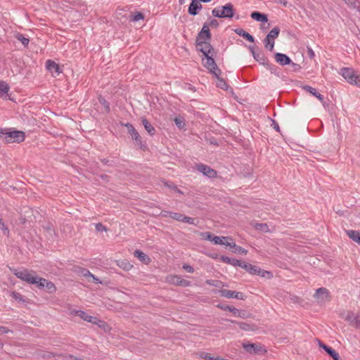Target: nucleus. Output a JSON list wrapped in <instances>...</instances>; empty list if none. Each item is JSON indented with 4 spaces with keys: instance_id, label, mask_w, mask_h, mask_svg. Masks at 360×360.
<instances>
[{
    "instance_id": "8fccbe9b",
    "label": "nucleus",
    "mask_w": 360,
    "mask_h": 360,
    "mask_svg": "<svg viewBox=\"0 0 360 360\" xmlns=\"http://www.w3.org/2000/svg\"><path fill=\"white\" fill-rule=\"evenodd\" d=\"M184 214L176 212H172L171 214V218L178 221H182L183 220Z\"/></svg>"
},
{
    "instance_id": "2eb2a0df",
    "label": "nucleus",
    "mask_w": 360,
    "mask_h": 360,
    "mask_svg": "<svg viewBox=\"0 0 360 360\" xmlns=\"http://www.w3.org/2000/svg\"><path fill=\"white\" fill-rule=\"evenodd\" d=\"M197 169L200 172L209 178H214L217 176V172L207 165L200 164L197 165Z\"/></svg>"
},
{
    "instance_id": "de8ad7c7",
    "label": "nucleus",
    "mask_w": 360,
    "mask_h": 360,
    "mask_svg": "<svg viewBox=\"0 0 360 360\" xmlns=\"http://www.w3.org/2000/svg\"><path fill=\"white\" fill-rule=\"evenodd\" d=\"M176 283L178 285L186 287V286H188L190 285V281H188L187 280L182 279L180 277H176Z\"/></svg>"
},
{
    "instance_id": "3c124183",
    "label": "nucleus",
    "mask_w": 360,
    "mask_h": 360,
    "mask_svg": "<svg viewBox=\"0 0 360 360\" xmlns=\"http://www.w3.org/2000/svg\"><path fill=\"white\" fill-rule=\"evenodd\" d=\"M11 295H12L13 298H14L15 300H18L20 302H25V300L22 298V295H20L19 292L13 291L11 293Z\"/></svg>"
},
{
    "instance_id": "6e6552de",
    "label": "nucleus",
    "mask_w": 360,
    "mask_h": 360,
    "mask_svg": "<svg viewBox=\"0 0 360 360\" xmlns=\"http://www.w3.org/2000/svg\"><path fill=\"white\" fill-rule=\"evenodd\" d=\"M122 125L127 128L128 133L131 136L132 139L136 141V144L139 145L141 149L144 150L146 146L143 143L141 136L139 135V132L136 130L134 126L129 122L126 124H122Z\"/></svg>"
},
{
    "instance_id": "c756f323",
    "label": "nucleus",
    "mask_w": 360,
    "mask_h": 360,
    "mask_svg": "<svg viewBox=\"0 0 360 360\" xmlns=\"http://www.w3.org/2000/svg\"><path fill=\"white\" fill-rule=\"evenodd\" d=\"M142 124L145 128V129L147 131V132L150 135L153 136L155 134V129L154 127L148 121L146 118L142 119Z\"/></svg>"
},
{
    "instance_id": "6e6d98bb",
    "label": "nucleus",
    "mask_w": 360,
    "mask_h": 360,
    "mask_svg": "<svg viewBox=\"0 0 360 360\" xmlns=\"http://www.w3.org/2000/svg\"><path fill=\"white\" fill-rule=\"evenodd\" d=\"M202 236L204 239L212 241V238L214 236H213L210 232H204L201 233Z\"/></svg>"
},
{
    "instance_id": "f704fd0d",
    "label": "nucleus",
    "mask_w": 360,
    "mask_h": 360,
    "mask_svg": "<svg viewBox=\"0 0 360 360\" xmlns=\"http://www.w3.org/2000/svg\"><path fill=\"white\" fill-rule=\"evenodd\" d=\"M224 240H232V238L229 236H214L212 241L215 245H221Z\"/></svg>"
},
{
    "instance_id": "20e7f679",
    "label": "nucleus",
    "mask_w": 360,
    "mask_h": 360,
    "mask_svg": "<svg viewBox=\"0 0 360 360\" xmlns=\"http://www.w3.org/2000/svg\"><path fill=\"white\" fill-rule=\"evenodd\" d=\"M280 32L278 27H274L266 35L264 40V46L266 49L272 51L274 47V40L278 37Z\"/></svg>"
},
{
    "instance_id": "39448f33",
    "label": "nucleus",
    "mask_w": 360,
    "mask_h": 360,
    "mask_svg": "<svg viewBox=\"0 0 360 360\" xmlns=\"http://www.w3.org/2000/svg\"><path fill=\"white\" fill-rule=\"evenodd\" d=\"M341 74L342 77L350 84H354L360 86V79L354 74L352 69L344 68L341 69Z\"/></svg>"
},
{
    "instance_id": "1a4fd4ad",
    "label": "nucleus",
    "mask_w": 360,
    "mask_h": 360,
    "mask_svg": "<svg viewBox=\"0 0 360 360\" xmlns=\"http://www.w3.org/2000/svg\"><path fill=\"white\" fill-rule=\"evenodd\" d=\"M37 287L40 290H45L49 293H53L56 291V288L53 282L41 277L39 278Z\"/></svg>"
},
{
    "instance_id": "4d7b16f0",
    "label": "nucleus",
    "mask_w": 360,
    "mask_h": 360,
    "mask_svg": "<svg viewBox=\"0 0 360 360\" xmlns=\"http://www.w3.org/2000/svg\"><path fill=\"white\" fill-rule=\"evenodd\" d=\"M96 229L98 232L107 231L106 227L104 225H103L101 223H98L96 224Z\"/></svg>"
},
{
    "instance_id": "c9c22d12",
    "label": "nucleus",
    "mask_w": 360,
    "mask_h": 360,
    "mask_svg": "<svg viewBox=\"0 0 360 360\" xmlns=\"http://www.w3.org/2000/svg\"><path fill=\"white\" fill-rule=\"evenodd\" d=\"M98 99L99 103L102 105H103L104 109H105V112L109 113L110 111V103L106 101V99L103 96H102L101 95L98 96Z\"/></svg>"
},
{
    "instance_id": "09e8293b",
    "label": "nucleus",
    "mask_w": 360,
    "mask_h": 360,
    "mask_svg": "<svg viewBox=\"0 0 360 360\" xmlns=\"http://www.w3.org/2000/svg\"><path fill=\"white\" fill-rule=\"evenodd\" d=\"M0 229L3 231L4 235L7 236L9 235V230L1 218H0Z\"/></svg>"
},
{
    "instance_id": "9d476101",
    "label": "nucleus",
    "mask_w": 360,
    "mask_h": 360,
    "mask_svg": "<svg viewBox=\"0 0 360 360\" xmlns=\"http://www.w3.org/2000/svg\"><path fill=\"white\" fill-rule=\"evenodd\" d=\"M196 49L198 51L202 52L204 56H208L214 52V48L210 44V41L207 40L196 41Z\"/></svg>"
},
{
    "instance_id": "49530a36",
    "label": "nucleus",
    "mask_w": 360,
    "mask_h": 360,
    "mask_svg": "<svg viewBox=\"0 0 360 360\" xmlns=\"http://www.w3.org/2000/svg\"><path fill=\"white\" fill-rule=\"evenodd\" d=\"M43 228L44 230L46 231V232L50 235L52 236L55 233V231L53 229V225L51 223H47L46 225H43Z\"/></svg>"
},
{
    "instance_id": "c85d7f7f",
    "label": "nucleus",
    "mask_w": 360,
    "mask_h": 360,
    "mask_svg": "<svg viewBox=\"0 0 360 360\" xmlns=\"http://www.w3.org/2000/svg\"><path fill=\"white\" fill-rule=\"evenodd\" d=\"M234 32L238 34L239 36L243 37L244 39L248 40L250 42H254L255 39L254 37L250 34L248 32L243 30L242 28H237L234 30Z\"/></svg>"
},
{
    "instance_id": "5fc2aeb1",
    "label": "nucleus",
    "mask_w": 360,
    "mask_h": 360,
    "mask_svg": "<svg viewBox=\"0 0 360 360\" xmlns=\"http://www.w3.org/2000/svg\"><path fill=\"white\" fill-rule=\"evenodd\" d=\"M233 252L235 253H238V254H241V255H246L248 252V251L246 250H245L243 248L238 246V245H236Z\"/></svg>"
},
{
    "instance_id": "6ab92c4d",
    "label": "nucleus",
    "mask_w": 360,
    "mask_h": 360,
    "mask_svg": "<svg viewBox=\"0 0 360 360\" xmlns=\"http://www.w3.org/2000/svg\"><path fill=\"white\" fill-rule=\"evenodd\" d=\"M46 68L54 76L58 75L61 72L59 65L51 60L46 61Z\"/></svg>"
},
{
    "instance_id": "052dcab7",
    "label": "nucleus",
    "mask_w": 360,
    "mask_h": 360,
    "mask_svg": "<svg viewBox=\"0 0 360 360\" xmlns=\"http://www.w3.org/2000/svg\"><path fill=\"white\" fill-rule=\"evenodd\" d=\"M90 281H92L93 283L96 284L101 283V281L98 278L95 276L94 274H91V276L89 277Z\"/></svg>"
},
{
    "instance_id": "2f4dec72",
    "label": "nucleus",
    "mask_w": 360,
    "mask_h": 360,
    "mask_svg": "<svg viewBox=\"0 0 360 360\" xmlns=\"http://www.w3.org/2000/svg\"><path fill=\"white\" fill-rule=\"evenodd\" d=\"M220 75L221 74H217V75H214L217 79L216 85L217 87L221 88V89L226 90L229 87V85L222 77H220Z\"/></svg>"
},
{
    "instance_id": "774afa93",
    "label": "nucleus",
    "mask_w": 360,
    "mask_h": 360,
    "mask_svg": "<svg viewBox=\"0 0 360 360\" xmlns=\"http://www.w3.org/2000/svg\"><path fill=\"white\" fill-rule=\"evenodd\" d=\"M171 214H172V212L166 211V210H162L160 212V215L162 217H171Z\"/></svg>"
},
{
    "instance_id": "13d9d810",
    "label": "nucleus",
    "mask_w": 360,
    "mask_h": 360,
    "mask_svg": "<svg viewBox=\"0 0 360 360\" xmlns=\"http://www.w3.org/2000/svg\"><path fill=\"white\" fill-rule=\"evenodd\" d=\"M221 281H214V280H207L206 281V283H207L208 285H212V286H216V287H218L219 286V283H221Z\"/></svg>"
},
{
    "instance_id": "412c9836",
    "label": "nucleus",
    "mask_w": 360,
    "mask_h": 360,
    "mask_svg": "<svg viewBox=\"0 0 360 360\" xmlns=\"http://www.w3.org/2000/svg\"><path fill=\"white\" fill-rule=\"evenodd\" d=\"M341 316L346 321L349 322L351 326L355 327L359 315H355L353 311H349L345 315L341 314Z\"/></svg>"
},
{
    "instance_id": "a878e982",
    "label": "nucleus",
    "mask_w": 360,
    "mask_h": 360,
    "mask_svg": "<svg viewBox=\"0 0 360 360\" xmlns=\"http://www.w3.org/2000/svg\"><path fill=\"white\" fill-rule=\"evenodd\" d=\"M241 265L242 266H240V267L244 269L245 270H246L250 274H252V275L257 274L258 266L252 265V264L247 263V262H245L243 261H242Z\"/></svg>"
},
{
    "instance_id": "b1692460",
    "label": "nucleus",
    "mask_w": 360,
    "mask_h": 360,
    "mask_svg": "<svg viewBox=\"0 0 360 360\" xmlns=\"http://www.w3.org/2000/svg\"><path fill=\"white\" fill-rule=\"evenodd\" d=\"M346 233L350 239L360 245V231L347 230Z\"/></svg>"
},
{
    "instance_id": "393cba45",
    "label": "nucleus",
    "mask_w": 360,
    "mask_h": 360,
    "mask_svg": "<svg viewBox=\"0 0 360 360\" xmlns=\"http://www.w3.org/2000/svg\"><path fill=\"white\" fill-rule=\"evenodd\" d=\"M250 16L252 19L258 22H266L268 21L267 15L258 11L252 12Z\"/></svg>"
},
{
    "instance_id": "f3484780",
    "label": "nucleus",
    "mask_w": 360,
    "mask_h": 360,
    "mask_svg": "<svg viewBox=\"0 0 360 360\" xmlns=\"http://www.w3.org/2000/svg\"><path fill=\"white\" fill-rule=\"evenodd\" d=\"M314 297L321 302L329 300L328 290L325 288H320L316 290V293L314 294Z\"/></svg>"
},
{
    "instance_id": "72a5a7b5",
    "label": "nucleus",
    "mask_w": 360,
    "mask_h": 360,
    "mask_svg": "<svg viewBox=\"0 0 360 360\" xmlns=\"http://www.w3.org/2000/svg\"><path fill=\"white\" fill-rule=\"evenodd\" d=\"M63 356V357H65V358H66V359H71V360H83L82 359L79 358V357H76V356H74V355H72V354H68V355H62V354H58V355H57V354H53V353H52V352H49V353H47V354H44V355H43V357H44V358H49V357H51V356Z\"/></svg>"
},
{
    "instance_id": "69168bd1",
    "label": "nucleus",
    "mask_w": 360,
    "mask_h": 360,
    "mask_svg": "<svg viewBox=\"0 0 360 360\" xmlns=\"http://www.w3.org/2000/svg\"><path fill=\"white\" fill-rule=\"evenodd\" d=\"M307 54L311 59H313L315 56V53L311 47H307Z\"/></svg>"
},
{
    "instance_id": "ddd939ff",
    "label": "nucleus",
    "mask_w": 360,
    "mask_h": 360,
    "mask_svg": "<svg viewBox=\"0 0 360 360\" xmlns=\"http://www.w3.org/2000/svg\"><path fill=\"white\" fill-rule=\"evenodd\" d=\"M211 33L208 24L205 22L196 37V41L210 40Z\"/></svg>"
},
{
    "instance_id": "f8f14e48",
    "label": "nucleus",
    "mask_w": 360,
    "mask_h": 360,
    "mask_svg": "<svg viewBox=\"0 0 360 360\" xmlns=\"http://www.w3.org/2000/svg\"><path fill=\"white\" fill-rule=\"evenodd\" d=\"M220 295L226 298H236L238 300H244L245 295L243 292L232 291L227 289H222L219 290Z\"/></svg>"
},
{
    "instance_id": "a211bd4d",
    "label": "nucleus",
    "mask_w": 360,
    "mask_h": 360,
    "mask_svg": "<svg viewBox=\"0 0 360 360\" xmlns=\"http://www.w3.org/2000/svg\"><path fill=\"white\" fill-rule=\"evenodd\" d=\"M202 4L199 0H192L188 7V12L191 15H196L202 8Z\"/></svg>"
},
{
    "instance_id": "680f3d73",
    "label": "nucleus",
    "mask_w": 360,
    "mask_h": 360,
    "mask_svg": "<svg viewBox=\"0 0 360 360\" xmlns=\"http://www.w3.org/2000/svg\"><path fill=\"white\" fill-rule=\"evenodd\" d=\"M10 332L13 333V331L9 330L8 328L0 326V335H1V334H6V333H8Z\"/></svg>"
},
{
    "instance_id": "f257e3e1",
    "label": "nucleus",
    "mask_w": 360,
    "mask_h": 360,
    "mask_svg": "<svg viewBox=\"0 0 360 360\" xmlns=\"http://www.w3.org/2000/svg\"><path fill=\"white\" fill-rule=\"evenodd\" d=\"M25 133L22 131L14 130L8 131L7 129H0V139L2 142L7 143H21L25 140Z\"/></svg>"
},
{
    "instance_id": "79ce46f5",
    "label": "nucleus",
    "mask_w": 360,
    "mask_h": 360,
    "mask_svg": "<svg viewBox=\"0 0 360 360\" xmlns=\"http://www.w3.org/2000/svg\"><path fill=\"white\" fill-rule=\"evenodd\" d=\"M78 273L86 278L88 281H90L89 277L91 276V273L88 269L79 267Z\"/></svg>"
},
{
    "instance_id": "bf43d9fd",
    "label": "nucleus",
    "mask_w": 360,
    "mask_h": 360,
    "mask_svg": "<svg viewBox=\"0 0 360 360\" xmlns=\"http://www.w3.org/2000/svg\"><path fill=\"white\" fill-rule=\"evenodd\" d=\"M212 14L214 17L221 18V10L214 8L212 11Z\"/></svg>"
},
{
    "instance_id": "58836bf2",
    "label": "nucleus",
    "mask_w": 360,
    "mask_h": 360,
    "mask_svg": "<svg viewBox=\"0 0 360 360\" xmlns=\"http://www.w3.org/2000/svg\"><path fill=\"white\" fill-rule=\"evenodd\" d=\"M175 124L179 129H181L186 127L184 119L181 117H176L174 120Z\"/></svg>"
},
{
    "instance_id": "4c0bfd02",
    "label": "nucleus",
    "mask_w": 360,
    "mask_h": 360,
    "mask_svg": "<svg viewBox=\"0 0 360 360\" xmlns=\"http://www.w3.org/2000/svg\"><path fill=\"white\" fill-rule=\"evenodd\" d=\"M254 227L257 230L262 231L264 233L269 232V226H268V225L266 224L256 223V224H255Z\"/></svg>"
},
{
    "instance_id": "338daca9",
    "label": "nucleus",
    "mask_w": 360,
    "mask_h": 360,
    "mask_svg": "<svg viewBox=\"0 0 360 360\" xmlns=\"http://www.w3.org/2000/svg\"><path fill=\"white\" fill-rule=\"evenodd\" d=\"M290 65H292V70L295 72L299 71L301 69V66L299 64L292 62Z\"/></svg>"
},
{
    "instance_id": "ea45409f",
    "label": "nucleus",
    "mask_w": 360,
    "mask_h": 360,
    "mask_svg": "<svg viewBox=\"0 0 360 360\" xmlns=\"http://www.w3.org/2000/svg\"><path fill=\"white\" fill-rule=\"evenodd\" d=\"M346 4L360 12V1L359 0H345Z\"/></svg>"
},
{
    "instance_id": "9b49d317",
    "label": "nucleus",
    "mask_w": 360,
    "mask_h": 360,
    "mask_svg": "<svg viewBox=\"0 0 360 360\" xmlns=\"http://www.w3.org/2000/svg\"><path fill=\"white\" fill-rule=\"evenodd\" d=\"M243 348L245 349L246 352L253 354H264L266 352V350L264 347L255 343L245 344L243 345Z\"/></svg>"
},
{
    "instance_id": "4468645a",
    "label": "nucleus",
    "mask_w": 360,
    "mask_h": 360,
    "mask_svg": "<svg viewBox=\"0 0 360 360\" xmlns=\"http://www.w3.org/2000/svg\"><path fill=\"white\" fill-rule=\"evenodd\" d=\"M221 8V18H232L234 16L233 5L231 3H228Z\"/></svg>"
},
{
    "instance_id": "0e129e2a",
    "label": "nucleus",
    "mask_w": 360,
    "mask_h": 360,
    "mask_svg": "<svg viewBox=\"0 0 360 360\" xmlns=\"http://www.w3.org/2000/svg\"><path fill=\"white\" fill-rule=\"evenodd\" d=\"M209 25L211 27H217L219 26V22L216 19H211L208 24V26Z\"/></svg>"
},
{
    "instance_id": "0eeeda50",
    "label": "nucleus",
    "mask_w": 360,
    "mask_h": 360,
    "mask_svg": "<svg viewBox=\"0 0 360 360\" xmlns=\"http://www.w3.org/2000/svg\"><path fill=\"white\" fill-rule=\"evenodd\" d=\"M206 60L203 62L204 66L210 70V72L214 75H217V74H221V70L217 67L214 58L213 53L209 54L208 56H205Z\"/></svg>"
},
{
    "instance_id": "f03ea898",
    "label": "nucleus",
    "mask_w": 360,
    "mask_h": 360,
    "mask_svg": "<svg viewBox=\"0 0 360 360\" xmlns=\"http://www.w3.org/2000/svg\"><path fill=\"white\" fill-rule=\"evenodd\" d=\"M13 274L18 278L29 284L35 285L37 286L39 276L35 271H29L26 269H11Z\"/></svg>"
},
{
    "instance_id": "e2e57ef3",
    "label": "nucleus",
    "mask_w": 360,
    "mask_h": 360,
    "mask_svg": "<svg viewBox=\"0 0 360 360\" xmlns=\"http://www.w3.org/2000/svg\"><path fill=\"white\" fill-rule=\"evenodd\" d=\"M183 269H185L188 273L194 272V269L188 264H184Z\"/></svg>"
},
{
    "instance_id": "a18cd8bd",
    "label": "nucleus",
    "mask_w": 360,
    "mask_h": 360,
    "mask_svg": "<svg viewBox=\"0 0 360 360\" xmlns=\"http://www.w3.org/2000/svg\"><path fill=\"white\" fill-rule=\"evenodd\" d=\"M143 18V14L140 12H136L134 15H130V20L132 22H136Z\"/></svg>"
},
{
    "instance_id": "5701e85b",
    "label": "nucleus",
    "mask_w": 360,
    "mask_h": 360,
    "mask_svg": "<svg viewBox=\"0 0 360 360\" xmlns=\"http://www.w3.org/2000/svg\"><path fill=\"white\" fill-rule=\"evenodd\" d=\"M221 260L223 262L229 264H231V265H232L233 266H242L241 265L242 261L239 260V259H237L236 258H231V257H229L222 255L221 257Z\"/></svg>"
},
{
    "instance_id": "dca6fc26",
    "label": "nucleus",
    "mask_w": 360,
    "mask_h": 360,
    "mask_svg": "<svg viewBox=\"0 0 360 360\" xmlns=\"http://www.w3.org/2000/svg\"><path fill=\"white\" fill-rule=\"evenodd\" d=\"M317 341L319 342V347L323 348L333 360H340L339 354L334 349L325 345L319 340H317Z\"/></svg>"
},
{
    "instance_id": "aec40b11",
    "label": "nucleus",
    "mask_w": 360,
    "mask_h": 360,
    "mask_svg": "<svg viewBox=\"0 0 360 360\" xmlns=\"http://www.w3.org/2000/svg\"><path fill=\"white\" fill-rule=\"evenodd\" d=\"M275 60L281 65H286L292 63L291 59L285 54L276 53L275 54Z\"/></svg>"
},
{
    "instance_id": "7ed1b4c3",
    "label": "nucleus",
    "mask_w": 360,
    "mask_h": 360,
    "mask_svg": "<svg viewBox=\"0 0 360 360\" xmlns=\"http://www.w3.org/2000/svg\"><path fill=\"white\" fill-rule=\"evenodd\" d=\"M253 58L261 65L269 69L271 73H274L276 69V66L269 63L268 58L262 52H256L254 46L249 47Z\"/></svg>"
},
{
    "instance_id": "c03bdc74",
    "label": "nucleus",
    "mask_w": 360,
    "mask_h": 360,
    "mask_svg": "<svg viewBox=\"0 0 360 360\" xmlns=\"http://www.w3.org/2000/svg\"><path fill=\"white\" fill-rule=\"evenodd\" d=\"M201 358L205 359V360H228L226 359L220 358V357H213L210 354L202 352L200 354Z\"/></svg>"
},
{
    "instance_id": "473e14b6",
    "label": "nucleus",
    "mask_w": 360,
    "mask_h": 360,
    "mask_svg": "<svg viewBox=\"0 0 360 360\" xmlns=\"http://www.w3.org/2000/svg\"><path fill=\"white\" fill-rule=\"evenodd\" d=\"M134 255L141 262L147 263L150 261L148 256L139 250H136L134 252Z\"/></svg>"
},
{
    "instance_id": "bb28decb",
    "label": "nucleus",
    "mask_w": 360,
    "mask_h": 360,
    "mask_svg": "<svg viewBox=\"0 0 360 360\" xmlns=\"http://www.w3.org/2000/svg\"><path fill=\"white\" fill-rule=\"evenodd\" d=\"M304 90H306L307 92L310 93L315 97H316L321 102H324V97L323 95H321L320 93H319L316 89L310 86H304L303 87Z\"/></svg>"
},
{
    "instance_id": "864d4df0",
    "label": "nucleus",
    "mask_w": 360,
    "mask_h": 360,
    "mask_svg": "<svg viewBox=\"0 0 360 360\" xmlns=\"http://www.w3.org/2000/svg\"><path fill=\"white\" fill-rule=\"evenodd\" d=\"M217 307H218L219 309H222V310H224V311H231V312L232 308L233 307H232V306H229V305L226 304H219L217 305Z\"/></svg>"
},
{
    "instance_id": "37998d69",
    "label": "nucleus",
    "mask_w": 360,
    "mask_h": 360,
    "mask_svg": "<svg viewBox=\"0 0 360 360\" xmlns=\"http://www.w3.org/2000/svg\"><path fill=\"white\" fill-rule=\"evenodd\" d=\"M257 274L260 276L261 277H266L271 278L273 276L272 273L269 271L263 270L258 267Z\"/></svg>"
},
{
    "instance_id": "e433bc0d",
    "label": "nucleus",
    "mask_w": 360,
    "mask_h": 360,
    "mask_svg": "<svg viewBox=\"0 0 360 360\" xmlns=\"http://www.w3.org/2000/svg\"><path fill=\"white\" fill-rule=\"evenodd\" d=\"M9 89L10 87L6 82L0 81V97H2L4 95H6L9 91Z\"/></svg>"
},
{
    "instance_id": "cd10ccee",
    "label": "nucleus",
    "mask_w": 360,
    "mask_h": 360,
    "mask_svg": "<svg viewBox=\"0 0 360 360\" xmlns=\"http://www.w3.org/2000/svg\"><path fill=\"white\" fill-rule=\"evenodd\" d=\"M117 265L124 271H129L133 268V265L127 259H120L116 261Z\"/></svg>"
},
{
    "instance_id": "423d86ee",
    "label": "nucleus",
    "mask_w": 360,
    "mask_h": 360,
    "mask_svg": "<svg viewBox=\"0 0 360 360\" xmlns=\"http://www.w3.org/2000/svg\"><path fill=\"white\" fill-rule=\"evenodd\" d=\"M72 314L79 316L81 319L87 322L96 324L100 327H101L105 323L103 321L99 320L96 317L90 316L87 313L82 310H74L72 311Z\"/></svg>"
},
{
    "instance_id": "603ef678",
    "label": "nucleus",
    "mask_w": 360,
    "mask_h": 360,
    "mask_svg": "<svg viewBox=\"0 0 360 360\" xmlns=\"http://www.w3.org/2000/svg\"><path fill=\"white\" fill-rule=\"evenodd\" d=\"M183 222H186V223H188L189 224H195V218H192V217H186L185 215H184L183 217V220H182Z\"/></svg>"
},
{
    "instance_id": "4be33fe9",
    "label": "nucleus",
    "mask_w": 360,
    "mask_h": 360,
    "mask_svg": "<svg viewBox=\"0 0 360 360\" xmlns=\"http://www.w3.org/2000/svg\"><path fill=\"white\" fill-rule=\"evenodd\" d=\"M232 323H237L240 328L245 331H254L256 326L254 324H250L245 322H237L236 321H230Z\"/></svg>"
},
{
    "instance_id": "a19ab883",
    "label": "nucleus",
    "mask_w": 360,
    "mask_h": 360,
    "mask_svg": "<svg viewBox=\"0 0 360 360\" xmlns=\"http://www.w3.org/2000/svg\"><path fill=\"white\" fill-rule=\"evenodd\" d=\"M15 38L20 41L25 46H27L30 42V39L24 37L22 34L18 33L15 34Z\"/></svg>"
},
{
    "instance_id": "7c9ffc66",
    "label": "nucleus",
    "mask_w": 360,
    "mask_h": 360,
    "mask_svg": "<svg viewBox=\"0 0 360 360\" xmlns=\"http://www.w3.org/2000/svg\"><path fill=\"white\" fill-rule=\"evenodd\" d=\"M231 312L235 316L240 317L242 319H247L250 316V314L246 311L238 309L234 307L232 308Z\"/></svg>"
}]
</instances>
